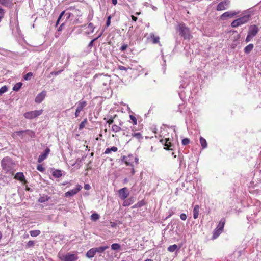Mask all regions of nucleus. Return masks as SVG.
I'll use <instances>...</instances> for the list:
<instances>
[{"mask_svg":"<svg viewBox=\"0 0 261 261\" xmlns=\"http://www.w3.org/2000/svg\"><path fill=\"white\" fill-rule=\"evenodd\" d=\"M250 14L247 13L244 14L242 17H241L234 21L231 23V26L232 28H237L240 25L247 23L250 18Z\"/></svg>","mask_w":261,"mask_h":261,"instance_id":"obj_3","label":"nucleus"},{"mask_svg":"<svg viewBox=\"0 0 261 261\" xmlns=\"http://www.w3.org/2000/svg\"><path fill=\"white\" fill-rule=\"evenodd\" d=\"M95 254H96V253H95V249H94V248H92L87 251V252L86 253V256L88 258H91L94 256Z\"/></svg>","mask_w":261,"mask_h":261,"instance_id":"obj_21","label":"nucleus"},{"mask_svg":"<svg viewBox=\"0 0 261 261\" xmlns=\"http://www.w3.org/2000/svg\"><path fill=\"white\" fill-rule=\"evenodd\" d=\"M229 5V1L225 0L218 4L216 10L217 11H222L226 9Z\"/></svg>","mask_w":261,"mask_h":261,"instance_id":"obj_11","label":"nucleus"},{"mask_svg":"<svg viewBox=\"0 0 261 261\" xmlns=\"http://www.w3.org/2000/svg\"><path fill=\"white\" fill-rule=\"evenodd\" d=\"M134 156L133 155H129L127 156H123L122 160L126 164L127 166H133V163H134Z\"/></svg>","mask_w":261,"mask_h":261,"instance_id":"obj_12","label":"nucleus"},{"mask_svg":"<svg viewBox=\"0 0 261 261\" xmlns=\"http://www.w3.org/2000/svg\"><path fill=\"white\" fill-rule=\"evenodd\" d=\"M238 14V12L233 11H227L222 14L220 16V18L222 20H225L228 18H232Z\"/></svg>","mask_w":261,"mask_h":261,"instance_id":"obj_13","label":"nucleus"},{"mask_svg":"<svg viewBox=\"0 0 261 261\" xmlns=\"http://www.w3.org/2000/svg\"><path fill=\"white\" fill-rule=\"evenodd\" d=\"M93 80L100 88L108 86L111 81L110 76L102 74H96Z\"/></svg>","mask_w":261,"mask_h":261,"instance_id":"obj_1","label":"nucleus"},{"mask_svg":"<svg viewBox=\"0 0 261 261\" xmlns=\"http://www.w3.org/2000/svg\"><path fill=\"white\" fill-rule=\"evenodd\" d=\"M118 68L121 70H125V71H126L128 69V68H126V67L123 66H119ZM128 68H129V67H128Z\"/></svg>","mask_w":261,"mask_h":261,"instance_id":"obj_53","label":"nucleus"},{"mask_svg":"<svg viewBox=\"0 0 261 261\" xmlns=\"http://www.w3.org/2000/svg\"><path fill=\"white\" fill-rule=\"evenodd\" d=\"M52 175L55 178H60L62 175V171L61 170H54L52 172Z\"/></svg>","mask_w":261,"mask_h":261,"instance_id":"obj_22","label":"nucleus"},{"mask_svg":"<svg viewBox=\"0 0 261 261\" xmlns=\"http://www.w3.org/2000/svg\"><path fill=\"white\" fill-rule=\"evenodd\" d=\"M132 136L135 137L139 141H140L143 139V136L140 133H132Z\"/></svg>","mask_w":261,"mask_h":261,"instance_id":"obj_27","label":"nucleus"},{"mask_svg":"<svg viewBox=\"0 0 261 261\" xmlns=\"http://www.w3.org/2000/svg\"><path fill=\"white\" fill-rule=\"evenodd\" d=\"M26 133L29 136H30L31 137L33 138L35 137V133L31 130H22L19 131H16L14 133L16 134L17 135L20 136L23 133Z\"/></svg>","mask_w":261,"mask_h":261,"instance_id":"obj_17","label":"nucleus"},{"mask_svg":"<svg viewBox=\"0 0 261 261\" xmlns=\"http://www.w3.org/2000/svg\"><path fill=\"white\" fill-rule=\"evenodd\" d=\"M118 194L121 199L125 200L129 195V192L127 188L124 187L120 189L118 191Z\"/></svg>","mask_w":261,"mask_h":261,"instance_id":"obj_10","label":"nucleus"},{"mask_svg":"<svg viewBox=\"0 0 261 261\" xmlns=\"http://www.w3.org/2000/svg\"><path fill=\"white\" fill-rule=\"evenodd\" d=\"M111 227H114L116 226V223L115 222H111Z\"/></svg>","mask_w":261,"mask_h":261,"instance_id":"obj_60","label":"nucleus"},{"mask_svg":"<svg viewBox=\"0 0 261 261\" xmlns=\"http://www.w3.org/2000/svg\"><path fill=\"white\" fill-rule=\"evenodd\" d=\"M111 19V16H109L108 17V18H107V21H106V25H107V27H109L110 25Z\"/></svg>","mask_w":261,"mask_h":261,"instance_id":"obj_49","label":"nucleus"},{"mask_svg":"<svg viewBox=\"0 0 261 261\" xmlns=\"http://www.w3.org/2000/svg\"><path fill=\"white\" fill-rule=\"evenodd\" d=\"M50 151V150L49 149V148H46L45 149L44 153H42L39 156L38 159V162L39 163H41L42 162H43L47 158Z\"/></svg>","mask_w":261,"mask_h":261,"instance_id":"obj_15","label":"nucleus"},{"mask_svg":"<svg viewBox=\"0 0 261 261\" xmlns=\"http://www.w3.org/2000/svg\"><path fill=\"white\" fill-rule=\"evenodd\" d=\"M8 91V87L4 86L0 88V95H2Z\"/></svg>","mask_w":261,"mask_h":261,"instance_id":"obj_38","label":"nucleus"},{"mask_svg":"<svg viewBox=\"0 0 261 261\" xmlns=\"http://www.w3.org/2000/svg\"><path fill=\"white\" fill-rule=\"evenodd\" d=\"M33 76V73L31 72L27 73L23 77L25 80H29Z\"/></svg>","mask_w":261,"mask_h":261,"instance_id":"obj_40","label":"nucleus"},{"mask_svg":"<svg viewBox=\"0 0 261 261\" xmlns=\"http://www.w3.org/2000/svg\"><path fill=\"white\" fill-rule=\"evenodd\" d=\"M30 235L32 237H37L40 234V231L39 230H34L30 231Z\"/></svg>","mask_w":261,"mask_h":261,"instance_id":"obj_31","label":"nucleus"},{"mask_svg":"<svg viewBox=\"0 0 261 261\" xmlns=\"http://www.w3.org/2000/svg\"><path fill=\"white\" fill-rule=\"evenodd\" d=\"M2 169L6 172L11 171L15 167V163L11 158L7 156L4 158L1 162Z\"/></svg>","mask_w":261,"mask_h":261,"instance_id":"obj_2","label":"nucleus"},{"mask_svg":"<svg viewBox=\"0 0 261 261\" xmlns=\"http://www.w3.org/2000/svg\"><path fill=\"white\" fill-rule=\"evenodd\" d=\"M139 159L138 158L134 156V162H135L136 164L138 163Z\"/></svg>","mask_w":261,"mask_h":261,"instance_id":"obj_59","label":"nucleus"},{"mask_svg":"<svg viewBox=\"0 0 261 261\" xmlns=\"http://www.w3.org/2000/svg\"><path fill=\"white\" fill-rule=\"evenodd\" d=\"M199 206L198 205H195L193 210V218L197 219L199 215Z\"/></svg>","mask_w":261,"mask_h":261,"instance_id":"obj_24","label":"nucleus"},{"mask_svg":"<svg viewBox=\"0 0 261 261\" xmlns=\"http://www.w3.org/2000/svg\"><path fill=\"white\" fill-rule=\"evenodd\" d=\"M190 142V140L188 138H185L182 140V144L184 145H186L188 144Z\"/></svg>","mask_w":261,"mask_h":261,"instance_id":"obj_45","label":"nucleus"},{"mask_svg":"<svg viewBox=\"0 0 261 261\" xmlns=\"http://www.w3.org/2000/svg\"><path fill=\"white\" fill-rule=\"evenodd\" d=\"M88 28L90 30V33H92L94 32L95 27L92 23H89L88 25Z\"/></svg>","mask_w":261,"mask_h":261,"instance_id":"obj_41","label":"nucleus"},{"mask_svg":"<svg viewBox=\"0 0 261 261\" xmlns=\"http://www.w3.org/2000/svg\"><path fill=\"white\" fill-rule=\"evenodd\" d=\"M129 117L130 119L133 121L134 124L136 125L137 124V120L136 117L132 115H130Z\"/></svg>","mask_w":261,"mask_h":261,"instance_id":"obj_46","label":"nucleus"},{"mask_svg":"<svg viewBox=\"0 0 261 261\" xmlns=\"http://www.w3.org/2000/svg\"><path fill=\"white\" fill-rule=\"evenodd\" d=\"M224 224H225L224 220L221 219V221H220L219 223V225H218V227L217 228H218V229H219L220 230L222 231L223 229Z\"/></svg>","mask_w":261,"mask_h":261,"instance_id":"obj_35","label":"nucleus"},{"mask_svg":"<svg viewBox=\"0 0 261 261\" xmlns=\"http://www.w3.org/2000/svg\"><path fill=\"white\" fill-rule=\"evenodd\" d=\"M127 47V45L126 44H123V45L121 46V47H120V50L121 51H124Z\"/></svg>","mask_w":261,"mask_h":261,"instance_id":"obj_50","label":"nucleus"},{"mask_svg":"<svg viewBox=\"0 0 261 261\" xmlns=\"http://www.w3.org/2000/svg\"><path fill=\"white\" fill-rule=\"evenodd\" d=\"M76 109L81 112L83 110V109L87 106V101H86L85 100L82 99L76 103Z\"/></svg>","mask_w":261,"mask_h":261,"instance_id":"obj_18","label":"nucleus"},{"mask_svg":"<svg viewBox=\"0 0 261 261\" xmlns=\"http://www.w3.org/2000/svg\"><path fill=\"white\" fill-rule=\"evenodd\" d=\"M59 258L62 261H76L78 259L76 254L67 253L66 254H59Z\"/></svg>","mask_w":261,"mask_h":261,"instance_id":"obj_6","label":"nucleus"},{"mask_svg":"<svg viewBox=\"0 0 261 261\" xmlns=\"http://www.w3.org/2000/svg\"><path fill=\"white\" fill-rule=\"evenodd\" d=\"M135 171L134 168H132V171H131L132 174L134 175L135 174Z\"/></svg>","mask_w":261,"mask_h":261,"instance_id":"obj_63","label":"nucleus"},{"mask_svg":"<svg viewBox=\"0 0 261 261\" xmlns=\"http://www.w3.org/2000/svg\"><path fill=\"white\" fill-rule=\"evenodd\" d=\"M131 17H132V20H133L134 21L136 22V21H137V19H138L137 17L135 16H134V15H132V16H131Z\"/></svg>","mask_w":261,"mask_h":261,"instance_id":"obj_57","label":"nucleus"},{"mask_svg":"<svg viewBox=\"0 0 261 261\" xmlns=\"http://www.w3.org/2000/svg\"><path fill=\"white\" fill-rule=\"evenodd\" d=\"M37 169L40 172H44L45 171V168L41 165H38L37 167Z\"/></svg>","mask_w":261,"mask_h":261,"instance_id":"obj_48","label":"nucleus"},{"mask_svg":"<svg viewBox=\"0 0 261 261\" xmlns=\"http://www.w3.org/2000/svg\"><path fill=\"white\" fill-rule=\"evenodd\" d=\"M87 121L86 119H85L79 125V129H82L84 127L87 123Z\"/></svg>","mask_w":261,"mask_h":261,"instance_id":"obj_39","label":"nucleus"},{"mask_svg":"<svg viewBox=\"0 0 261 261\" xmlns=\"http://www.w3.org/2000/svg\"><path fill=\"white\" fill-rule=\"evenodd\" d=\"M70 59V56L68 55V58H67V62H66V63L65 64V65L68 66V65L69 64V62Z\"/></svg>","mask_w":261,"mask_h":261,"instance_id":"obj_58","label":"nucleus"},{"mask_svg":"<svg viewBox=\"0 0 261 261\" xmlns=\"http://www.w3.org/2000/svg\"><path fill=\"white\" fill-rule=\"evenodd\" d=\"M100 35H99L97 38H95V39H93V40H92L90 43H89L88 44V47H90V48H91L93 46V43L94 42L97 40L98 38H99L100 37Z\"/></svg>","mask_w":261,"mask_h":261,"instance_id":"obj_43","label":"nucleus"},{"mask_svg":"<svg viewBox=\"0 0 261 261\" xmlns=\"http://www.w3.org/2000/svg\"><path fill=\"white\" fill-rule=\"evenodd\" d=\"M4 10L1 7H0V16H2V17H3V15L4 14Z\"/></svg>","mask_w":261,"mask_h":261,"instance_id":"obj_55","label":"nucleus"},{"mask_svg":"<svg viewBox=\"0 0 261 261\" xmlns=\"http://www.w3.org/2000/svg\"><path fill=\"white\" fill-rule=\"evenodd\" d=\"M63 71V69L58 70L57 71H53L50 73V74L55 75V76H57V75L60 74Z\"/></svg>","mask_w":261,"mask_h":261,"instance_id":"obj_47","label":"nucleus"},{"mask_svg":"<svg viewBox=\"0 0 261 261\" xmlns=\"http://www.w3.org/2000/svg\"><path fill=\"white\" fill-rule=\"evenodd\" d=\"M151 7H152V9L153 10L155 11V10H156L157 9V8L155 6H152V5H151Z\"/></svg>","mask_w":261,"mask_h":261,"instance_id":"obj_64","label":"nucleus"},{"mask_svg":"<svg viewBox=\"0 0 261 261\" xmlns=\"http://www.w3.org/2000/svg\"><path fill=\"white\" fill-rule=\"evenodd\" d=\"M109 246L106 245L104 246H100L97 248H94L95 250V253H103L106 249L109 248Z\"/></svg>","mask_w":261,"mask_h":261,"instance_id":"obj_23","label":"nucleus"},{"mask_svg":"<svg viewBox=\"0 0 261 261\" xmlns=\"http://www.w3.org/2000/svg\"><path fill=\"white\" fill-rule=\"evenodd\" d=\"M254 47V45L253 44H249L247 46H246L244 48V52L246 54H249L250 51L253 49Z\"/></svg>","mask_w":261,"mask_h":261,"instance_id":"obj_25","label":"nucleus"},{"mask_svg":"<svg viewBox=\"0 0 261 261\" xmlns=\"http://www.w3.org/2000/svg\"><path fill=\"white\" fill-rule=\"evenodd\" d=\"M114 122V120L113 118H111L107 121V123L109 125L112 124Z\"/></svg>","mask_w":261,"mask_h":261,"instance_id":"obj_54","label":"nucleus"},{"mask_svg":"<svg viewBox=\"0 0 261 261\" xmlns=\"http://www.w3.org/2000/svg\"><path fill=\"white\" fill-rule=\"evenodd\" d=\"M118 150V148L115 146H113L111 148H108L106 149L105 151V154H109L111 152V151L113 152H116Z\"/></svg>","mask_w":261,"mask_h":261,"instance_id":"obj_26","label":"nucleus"},{"mask_svg":"<svg viewBox=\"0 0 261 261\" xmlns=\"http://www.w3.org/2000/svg\"><path fill=\"white\" fill-rule=\"evenodd\" d=\"M222 230H220L218 228H216L213 233V239H216L222 232Z\"/></svg>","mask_w":261,"mask_h":261,"instance_id":"obj_28","label":"nucleus"},{"mask_svg":"<svg viewBox=\"0 0 261 261\" xmlns=\"http://www.w3.org/2000/svg\"><path fill=\"white\" fill-rule=\"evenodd\" d=\"M148 40H150L153 44H159L160 46L161 45L160 43V37L159 36H156L153 33L150 34L149 37H148Z\"/></svg>","mask_w":261,"mask_h":261,"instance_id":"obj_16","label":"nucleus"},{"mask_svg":"<svg viewBox=\"0 0 261 261\" xmlns=\"http://www.w3.org/2000/svg\"><path fill=\"white\" fill-rule=\"evenodd\" d=\"M49 198H50L47 196H41L38 199V202L40 203H44L47 201Z\"/></svg>","mask_w":261,"mask_h":261,"instance_id":"obj_29","label":"nucleus"},{"mask_svg":"<svg viewBox=\"0 0 261 261\" xmlns=\"http://www.w3.org/2000/svg\"><path fill=\"white\" fill-rule=\"evenodd\" d=\"M34 244H35V242L34 241H29L27 243V247L28 248H30V247L34 246Z\"/></svg>","mask_w":261,"mask_h":261,"instance_id":"obj_44","label":"nucleus"},{"mask_svg":"<svg viewBox=\"0 0 261 261\" xmlns=\"http://www.w3.org/2000/svg\"><path fill=\"white\" fill-rule=\"evenodd\" d=\"M200 142L203 148H205L207 147V142L205 139L202 138V137L200 138Z\"/></svg>","mask_w":261,"mask_h":261,"instance_id":"obj_32","label":"nucleus"},{"mask_svg":"<svg viewBox=\"0 0 261 261\" xmlns=\"http://www.w3.org/2000/svg\"><path fill=\"white\" fill-rule=\"evenodd\" d=\"M176 30L178 32L179 31V24L178 23L177 25L176 26Z\"/></svg>","mask_w":261,"mask_h":261,"instance_id":"obj_61","label":"nucleus"},{"mask_svg":"<svg viewBox=\"0 0 261 261\" xmlns=\"http://www.w3.org/2000/svg\"><path fill=\"white\" fill-rule=\"evenodd\" d=\"M82 189V186L80 185H77L76 187L71 190L68 191L65 193L66 197H71L76 194Z\"/></svg>","mask_w":261,"mask_h":261,"instance_id":"obj_9","label":"nucleus"},{"mask_svg":"<svg viewBox=\"0 0 261 261\" xmlns=\"http://www.w3.org/2000/svg\"><path fill=\"white\" fill-rule=\"evenodd\" d=\"M46 96V92L44 90L39 93L35 99V102L40 103Z\"/></svg>","mask_w":261,"mask_h":261,"instance_id":"obj_14","label":"nucleus"},{"mask_svg":"<svg viewBox=\"0 0 261 261\" xmlns=\"http://www.w3.org/2000/svg\"><path fill=\"white\" fill-rule=\"evenodd\" d=\"M177 248V246L176 244H174L173 245H171L168 247L167 250L170 252H174L176 250Z\"/></svg>","mask_w":261,"mask_h":261,"instance_id":"obj_34","label":"nucleus"},{"mask_svg":"<svg viewBox=\"0 0 261 261\" xmlns=\"http://www.w3.org/2000/svg\"><path fill=\"white\" fill-rule=\"evenodd\" d=\"M90 185H88V184H86V185H85V186H84V188H85V189H86V190H88V189H90Z\"/></svg>","mask_w":261,"mask_h":261,"instance_id":"obj_56","label":"nucleus"},{"mask_svg":"<svg viewBox=\"0 0 261 261\" xmlns=\"http://www.w3.org/2000/svg\"><path fill=\"white\" fill-rule=\"evenodd\" d=\"M0 4L5 7L9 8L12 7L13 5L11 0H0Z\"/></svg>","mask_w":261,"mask_h":261,"instance_id":"obj_19","label":"nucleus"},{"mask_svg":"<svg viewBox=\"0 0 261 261\" xmlns=\"http://www.w3.org/2000/svg\"><path fill=\"white\" fill-rule=\"evenodd\" d=\"M120 245L118 243H114L111 245V248L114 250H118L120 249Z\"/></svg>","mask_w":261,"mask_h":261,"instance_id":"obj_37","label":"nucleus"},{"mask_svg":"<svg viewBox=\"0 0 261 261\" xmlns=\"http://www.w3.org/2000/svg\"><path fill=\"white\" fill-rule=\"evenodd\" d=\"M99 218V215L97 213L92 214L91 216V219L92 221H96Z\"/></svg>","mask_w":261,"mask_h":261,"instance_id":"obj_36","label":"nucleus"},{"mask_svg":"<svg viewBox=\"0 0 261 261\" xmlns=\"http://www.w3.org/2000/svg\"><path fill=\"white\" fill-rule=\"evenodd\" d=\"M14 178H15L17 180H18L20 181H25V178L24 174L22 172H18L14 176Z\"/></svg>","mask_w":261,"mask_h":261,"instance_id":"obj_20","label":"nucleus"},{"mask_svg":"<svg viewBox=\"0 0 261 261\" xmlns=\"http://www.w3.org/2000/svg\"><path fill=\"white\" fill-rule=\"evenodd\" d=\"M121 129V127L117 125H113L112 126V130L114 133H117Z\"/></svg>","mask_w":261,"mask_h":261,"instance_id":"obj_33","label":"nucleus"},{"mask_svg":"<svg viewBox=\"0 0 261 261\" xmlns=\"http://www.w3.org/2000/svg\"><path fill=\"white\" fill-rule=\"evenodd\" d=\"M180 35L187 40H189L191 37L189 29L182 23H180Z\"/></svg>","mask_w":261,"mask_h":261,"instance_id":"obj_8","label":"nucleus"},{"mask_svg":"<svg viewBox=\"0 0 261 261\" xmlns=\"http://www.w3.org/2000/svg\"><path fill=\"white\" fill-rule=\"evenodd\" d=\"M80 112H81L80 111H79V110L76 109L75 112V114H74L75 118H77V117H78L79 116Z\"/></svg>","mask_w":261,"mask_h":261,"instance_id":"obj_51","label":"nucleus"},{"mask_svg":"<svg viewBox=\"0 0 261 261\" xmlns=\"http://www.w3.org/2000/svg\"><path fill=\"white\" fill-rule=\"evenodd\" d=\"M187 218V216L185 214H180V219L182 220H185Z\"/></svg>","mask_w":261,"mask_h":261,"instance_id":"obj_52","label":"nucleus"},{"mask_svg":"<svg viewBox=\"0 0 261 261\" xmlns=\"http://www.w3.org/2000/svg\"><path fill=\"white\" fill-rule=\"evenodd\" d=\"M22 85V83L21 82H19L16 83L13 87V90L15 91H18Z\"/></svg>","mask_w":261,"mask_h":261,"instance_id":"obj_30","label":"nucleus"},{"mask_svg":"<svg viewBox=\"0 0 261 261\" xmlns=\"http://www.w3.org/2000/svg\"><path fill=\"white\" fill-rule=\"evenodd\" d=\"M259 31L258 28L256 25H251L249 28L248 34L246 38L245 41L249 42L252 38L256 35Z\"/></svg>","mask_w":261,"mask_h":261,"instance_id":"obj_5","label":"nucleus"},{"mask_svg":"<svg viewBox=\"0 0 261 261\" xmlns=\"http://www.w3.org/2000/svg\"><path fill=\"white\" fill-rule=\"evenodd\" d=\"M132 203L131 200L130 199H127L124 201L123 203V206H128L129 205H130Z\"/></svg>","mask_w":261,"mask_h":261,"instance_id":"obj_42","label":"nucleus"},{"mask_svg":"<svg viewBox=\"0 0 261 261\" xmlns=\"http://www.w3.org/2000/svg\"><path fill=\"white\" fill-rule=\"evenodd\" d=\"M112 3L114 5H116L117 3V0H112Z\"/></svg>","mask_w":261,"mask_h":261,"instance_id":"obj_62","label":"nucleus"},{"mask_svg":"<svg viewBox=\"0 0 261 261\" xmlns=\"http://www.w3.org/2000/svg\"><path fill=\"white\" fill-rule=\"evenodd\" d=\"M71 15V13H65V11H62L60 13L57 20L56 27H57L59 24L60 21H62L64 20H65V21L60 25L59 28L58 29V31H61L62 30L63 26L65 24V22L67 21L70 18Z\"/></svg>","mask_w":261,"mask_h":261,"instance_id":"obj_4","label":"nucleus"},{"mask_svg":"<svg viewBox=\"0 0 261 261\" xmlns=\"http://www.w3.org/2000/svg\"><path fill=\"white\" fill-rule=\"evenodd\" d=\"M43 110H34L25 113L23 115L26 119H33L42 114Z\"/></svg>","mask_w":261,"mask_h":261,"instance_id":"obj_7","label":"nucleus"}]
</instances>
